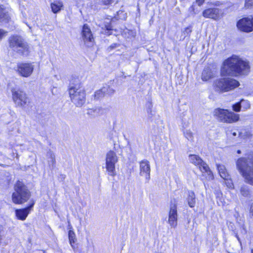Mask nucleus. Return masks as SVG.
Masks as SVG:
<instances>
[{"instance_id": "nucleus-44", "label": "nucleus", "mask_w": 253, "mask_h": 253, "mask_svg": "<svg viewBox=\"0 0 253 253\" xmlns=\"http://www.w3.org/2000/svg\"><path fill=\"white\" fill-rule=\"evenodd\" d=\"M237 153L238 154H241V151L240 150H237Z\"/></svg>"}, {"instance_id": "nucleus-13", "label": "nucleus", "mask_w": 253, "mask_h": 253, "mask_svg": "<svg viewBox=\"0 0 253 253\" xmlns=\"http://www.w3.org/2000/svg\"><path fill=\"white\" fill-rule=\"evenodd\" d=\"M202 15L206 18L218 20L222 17L223 12L221 9L217 8H209L203 11Z\"/></svg>"}, {"instance_id": "nucleus-25", "label": "nucleus", "mask_w": 253, "mask_h": 253, "mask_svg": "<svg viewBox=\"0 0 253 253\" xmlns=\"http://www.w3.org/2000/svg\"><path fill=\"white\" fill-rule=\"evenodd\" d=\"M126 18L127 13L123 10H119L117 12V14L112 18V21H114L115 20H118L119 19L126 20Z\"/></svg>"}, {"instance_id": "nucleus-35", "label": "nucleus", "mask_w": 253, "mask_h": 253, "mask_svg": "<svg viewBox=\"0 0 253 253\" xmlns=\"http://www.w3.org/2000/svg\"><path fill=\"white\" fill-rule=\"evenodd\" d=\"M119 46V44L117 43H114L112 44L108 48V50L110 51L111 50L117 48Z\"/></svg>"}, {"instance_id": "nucleus-14", "label": "nucleus", "mask_w": 253, "mask_h": 253, "mask_svg": "<svg viewBox=\"0 0 253 253\" xmlns=\"http://www.w3.org/2000/svg\"><path fill=\"white\" fill-rule=\"evenodd\" d=\"M168 223L171 228H175L177 224V211L175 202L170 205Z\"/></svg>"}, {"instance_id": "nucleus-24", "label": "nucleus", "mask_w": 253, "mask_h": 253, "mask_svg": "<svg viewBox=\"0 0 253 253\" xmlns=\"http://www.w3.org/2000/svg\"><path fill=\"white\" fill-rule=\"evenodd\" d=\"M68 238L70 244L73 249H75V245L74 244L77 242V238L76 237V234L75 232L72 230H69L68 232Z\"/></svg>"}, {"instance_id": "nucleus-33", "label": "nucleus", "mask_w": 253, "mask_h": 253, "mask_svg": "<svg viewBox=\"0 0 253 253\" xmlns=\"http://www.w3.org/2000/svg\"><path fill=\"white\" fill-rule=\"evenodd\" d=\"M114 1V0H101L103 4L108 5L112 4Z\"/></svg>"}, {"instance_id": "nucleus-18", "label": "nucleus", "mask_w": 253, "mask_h": 253, "mask_svg": "<svg viewBox=\"0 0 253 253\" xmlns=\"http://www.w3.org/2000/svg\"><path fill=\"white\" fill-rule=\"evenodd\" d=\"M217 167L220 176L227 181L226 183L227 186L229 188H232L233 184L231 180L230 176L227 172L225 166L222 165H217Z\"/></svg>"}, {"instance_id": "nucleus-39", "label": "nucleus", "mask_w": 253, "mask_h": 253, "mask_svg": "<svg viewBox=\"0 0 253 253\" xmlns=\"http://www.w3.org/2000/svg\"><path fill=\"white\" fill-rule=\"evenodd\" d=\"M204 0H196L199 6L201 5L203 3Z\"/></svg>"}, {"instance_id": "nucleus-36", "label": "nucleus", "mask_w": 253, "mask_h": 253, "mask_svg": "<svg viewBox=\"0 0 253 253\" xmlns=\"http://www.w3.org/2000/svg\"><path fill=\"white\" fill-rule=\"evenodd\" d=\"M108 88H109L108 85H106L101 88L103 91V93H104L105 95H107V93L108 92Z\"/></svg>"}, {"instance_id": "nucleus-3", "label": "nucleus", "mask_w": 253, "mask_h": 253, "mask_svg": "<svg viewBox=\"0 0 253 253\" xmlns=\"http://www.w3.org/2000/svg\"><path fill=\"white\" fill-rule=\"evenodd\" d=\"M15 192L12 194V201L16 204H21L28 201L31 193L27 186L21 181H18L14 186Z\"/></svg>"}, {"instance_id": "nucleus-40", "label": "nucleus", "mask_w": 253, "mask_h": 253, "mask_svg": "<svg viewBox=\"0 0 253 253\" xmlns=\"http://www.w3.org/2000/svg\"><path fill=\"white\" fill-rule=\"evenodd\" d=\"M250 213H251V215L253 216V203L251 205V206Z\"/></svg>"}, {"instance_id": "nucleus-31", "label": "nucleus", "mask_w": 253, "mask_h": 253, "mask_svg": "<svg viewBox=\"0 0 253 253\" xmlns=\"http://www.w3.org/2000/svg\"><path fill=\"white\" fill-rule=\"evenodd\" d=\"M100 111V109L99 108H95V109H89L88 110L87 114L89 115H95L94 114H93V113H96V114L98 113Z\"/></svg>"}, {"instance_id": "nucleus-30", "label": "nucleus", "mask_w": 253, "mask_h": 253, "mask_svg": "<svg viewBox=\"0 0 253 253\" xmlns=\"http://www.w3.org/2000/svg\"><path fill=\"white\" fill-rule=\"evenodd\" d=\"M185 137L189 140H192L193 134L189 130H187L184 132Z\"/></svg>"}, {"instance_id": "nucleus-23", "label": "nucleus", "mask_w": 253, "mask_h": 253, "mask_svg": "<svg viewBox=\"0 0 253 253\" xmlns=\"http://www.w3.org/2000/svg\"><path fill=\"white\" fill-rule=\"evenodd\" d=\"M187 200L190 207L193 208L195 206L196 200L194 192L192 191H188Z\"/></svg>"}, {"instance_id": "nucleus-26", "label": "nucleus", "mask_w": 253, "mask_h": 253, "mask_svg": "<svg viewBox=\"0 0 253 253\" xmlns=\"http://www.w3.org/2000/svg\"><path fill=\"white\" fill-rule=\"evenodd\" d=\"M240 193L242 196L248 197L250 194V191L248 186L246 185L242 186L240 188Z\"/></svg>"}, {"instance_id": "nucleus-41", "label": "nucleus", "mask_w": 253, "mask_h": 253, "mask_svg": "<svg viewBox=\"0 0 253 253\" xmlns=\"http://www.w3.org/2000/svg\"><path fill=\"white\" fill-rule=\"evenodd\" d=\"M191 32V29L188 27L186 28L185 29V32H186L187 34H188L189 33H190Z\"/></svg>"}, {"instance_id": "nucleus-17", "label": "nucleus", "mask_w": 253, "mask_h": 253, "mask_svg": "<svg viewBox=\"0 0 253 253\" xmlns=\"http://www.w3.org/2000/svg\"><path fill=\"white\" fill-rule=\"evenodd\" d=\"M139 165L140 174L143 175L144 174H145L146 179L148 181L150 178V166L149 162L146 160H144L140 162Z\"/></svg>"}, {"instance_id": "nucleus-10", "label": "nucleus", "mask_w": 253, "mask_h": 253, "mask_svg": "<svg viewBox=\"0 0 253 253\" xmlns=\"http://www.w3.org/2000/svg\"><path fill=\"white\" fill-rule=\"evenodd\" d=\"M11 92L13 100L18 106L24 107L30 103L29 98L23 91L13 88Z\"/></svg>"}, {"instance_id": "nucleus-16", "label": "nucleus", "mask_w": 253, "mask_h": 253, "mask_svg": "<svg viewBox=\"0 0 253 253\" xmlns=\"http://www.w3.org/2000/svg\"><path fill=\"white\" fill-rule=\"evenodd\" d=\"M34 204V201H32V203L27 207L24 209L16 210L15 214L17 218L21 220H24L26 218L30 211L32 209Z\"/></svg>"}, {"instance_id": "nucleus-29", "label": "nucleus", "mask_w": 253, "mask_h": 253, "mask_svg": "<svg viewBox=\"0 0 253 253\" xmlns=\"http://www.w3.org/2000/svg\"><path fill=\"white\" fill-rule=\"evenodd\" d=\"M241 104L240 102H238L232 106L233 110L237 112H240L241 110Z\"/></svg>"}, {"instance_id": "nucleus-34", "label": "nucleus", "mask_w": 253, "mask_h": 253, "mask_svg": "<svg viewBox=\"0 0 253 253\" xmlns=\"http://www.w3.org/2000/svg\"><path fill=\"white\" fill-rule=\"evenodd\" d=\"M7 33V31H5L3 29H0V39H2L3 37L6 36Z\"/></svg>"}, {"instance_id": "nucleus-27", "label": "nucleus", "mask_w": 253, "mask_h": 253, "mask_svg": "<svg viewBox=\"0 0 253 253\" xmlns=\"http://www.w3.org/2000/svg\"><path fill=\"white\" fill-rule=\"evenodd\" d=\"M105 96L101 89L97 90L94 94V98L95 100H99Z\"/></svg>"}, {"instance_id": "nucleus-45", "label": "nucleus", "mask_w": 253, "mask_h": 253, "mask_svg": "<svg viewBox=\"0 0 253 253\" xmlns=\"http://www.w3.org/2000/svg\"><path fill=\"white\" fill-rule=\"evenodd\" d=\"M251 252H252V253H253V250H252Z\"/></svg>"}, {"instance_id": "nucleus-19", "label": "nucleus", "mask_w": 253, "mask_h": 253, "mask_svg": "<svg viewBox=\"0 0 253 253\" xmlns=\"http://www.w3.org/2000/svg\"><path fill=\"white\" fill-rule=\"evenodd\" d=\"M9 19L7 11L3 5H0V24L8 23Z\"/></svg>"}, {"instance_id": "nucleus-4", "label": "nucleus", "mask_w": 253, "mask_h": 253, "mask_svg": "<svg viewBox=\"0 0 253 253\" xmlns=\"http://www.w3.org/2000/svg\"><path fill=\"white\" fill-rule=\"evenodd\" d=\"M81 85L79 84L71 86L69 90L72 102L78 107L82 106L85 102V92Z\"/></svg>"}, {"instance_id": "nucleus-38", "label": "nucleus", "mask_w": 253, "mask_h": 253, "mask_svg": "<svg viewBox=\"0 0 253 253\" xmlns=\"http://www.w3.org/2000/svg\"><path fill=\"white\" fill-rule=\"evenodd\" d=\"M105 28H106V30L108 31H111V30H113L111 24H110L105 25Z\"/></svg>"}, {"instance_id": "nucleus-20", "label": "nucleus", "mask_w": 253, "mask_h": 253, "mask_svg": "<svg viewBox=\"0 0 253 253\" xmlns=\"http://www.w3.org/2000/svg\"><path fill=\"white\" fill-rule=\"evenodd\" d=\"M214 76V75L211 70L209 67H207L203 71L201 78L203 81H207Z\"/></svg>"}, {"instance_id": "nucleus-7", "label": "nucleus", "mask_w": 253, "mask_h": 253, "mask_svg": "<svg viewBox=\"0 0 253 253\" xmlns=\"http://www.w3.org/2000/svg\"><path fill=\"white\" fill-rule=\"evenodd\" d=\"M9 47L21 55H24L28 52V45L23 39L19 36H12L9 38Z\"/></svg>"}, {"instance_id": "nucleus-5", "label": "nucleus", "mask_w": 253, "mask_h": 253, "mask_svg": "<svg viewBox=\"0 0 253 253\" xmlns=\"http://www.w3.org/2000/svg\"><path fill=\"white\" fill-rule=\"evenodd\" d=\"M214 84L215 89L220 92H227L233 90L240 85L238 81L230 78L216 80Z\"/></svg>"}, {"instance_id": "nucleus-12", "label": "nucleus", "mask_w": 253, "mask_h": 253, "mask_svg": "<svg viewBox=\"0 0 253 253\" xmlns=\"http://www.w3.org/2000/svg\"><path fill=\"white\" fill-rule=\"evenodd\" d=\"M238 28L243 32H250L253 30V16L245 17L239 20L237 23Z\"/></svg>"}, {"instance_id": "nucleus-9", "label": "nucleus", "mask_w": 253, "mask_h": 253, "mask_svg": "<svg viewBox=\"0 0 253 253\" xmlns=\"http://www.w3.org/2000/svg\"><path fill=\"white\" fill-rule=\"evenodd\" d=\"M190 162L196 166H198L201 171L203 173H206L208 175L209 180L212 179L213 176L208 165L205 163L198 155H190L189 156Z\"/></svg>"}, {"instance_id": "nucleus-37", "label": "nucleus", "mask_w": 253, "mask_h": 253, "mask_svg": "<svg viewBox=\"0 0 253 253\" xmlns=\"http://www.w3.org/2000/svg\"><path fill=\"white\" fill-rule=\"evenodd\" d=\"M114 92H115V90L109 86L108 92L107 95H111L113 94H114Z\"/></svg>"}, {"instance_id": "nucleus-42", "label": "nucleus", "mask_w": 253, "mask_h": 253, "mask_svg": "<svg viewBox=\"0 0 253 253\" xmlns=\"http://www.w3.org/2000/svg\"><path fill=\"white\" fill-rule=\"evenodd\" d=\"M232 134L233 136H236L237 135V132H232Z\"/></svg>"}, {"instance_id": "nucleus-2", "label": "nucleus", "mask_w": 253, "mask_h": 253, "mask_svg": "<svg viewBox=\"0 0 253 253\" xmlns=\"http://www.w3.org/2000/svg\"><path fill=\"white\" fill-rule=\"evenodd\" d=\"M236 166L245 182L253 186V152L238 158Z\"/></svg>"}, {"instance_id": "nucleus-32", "label": "nucleus", "mask_w": 253, "mask_h": 253, "mask_svg": "<svg viewBox=\"0 0 253 253\" xmlns=\"http://www.w3.org/2000/svg\"><path fill=\"white\" fill-rule=\"evenodd\" d=\"M245 6L247 8L253 6V0H246Z\"/></svg>"}, {"instance_id": "nucleus-15", "label": "nucleus", "mask_w": 253, "mask_h": 253, "mask_svg": "<svg viewBox=\"0 0 253 253\" xmlns=\"http://www.w3.org/2000/svg\"><path fill=\"white\" fill-rule=\"evenodd\" d=\"M17 72L22 77H28L33 72L34 66L31 63H20L18 65Z\"/></svg>"}, {"instance_id": "nucleus-43", "label": "nucleus", "mask_w": 253, "mask_h": 253, "mask_svg": "<svg viewBox=\"0 0 253 253\" xmlns=\"http://www.w3.org/2000/svg\"><path fill=\"white\" fill-rule=\"evenodd\" d=\"M236 237L238 239V241L241 243L240 239L239 238L238 235L237 234H236Z\"/></svg>"}, {"instance_id": "nucleus-21", "label": "nucleus", "mask_w": 253, "mask_h": 253, "mask_svg": "<svg viewBox=\"0 0 253 253\" xmlns=\"http://www.w3.org/2000/svg\"><path fill=\"white\" fill-rule=\"evenodd\" d=\"M47 157L48 158V164L50 167L53 169L55 167V156L54 154L51 151H49L47 153Z\"/></svg>"}, {"instance_id": "nucleus-1", "label": "nucleus", "mask_w": 253, "mask_h": 253, "mask_svg": "<svg viewBox=\"0 0 253 253\" xmlns=\"http://www.w3.org/2000/svg\"><path fill=\"white\" fill-rule=\"evenodd\" d=\"M250 69L248 62L242 60L237 56L233 55L224 61L221 74L222 76L246 75L250 72Z\"/></svg>"}, {"instance_id": "nucleus-8", "label": "nucleus", "mask_w": 253, "mask_h": 253, "mask_svg": "<svg viewBox=\"0 0 253 253\" xmlns=\"http://www.w3.org/2000/svg\"><path fill=\"white\" fill-rule=\"evenodd\" d=\"M118 161L116 153L109 151L106 155V168L109 175L114 176L116 175L115 165Z\"/></svg>"}, {"instance_id": "nucleus-11", "label": "nucleus", "mask_w": 253, "mask_h": 253, "mask_svg": "<svg viewBox=\"0 0 253 253\" xmlns=\"http://www.w3.org/2000/svg\"><path fill=\"white\" fill-rule=\"evenodd\" d=\"M81 35L82 41L86 46L89 47L93 45L94 42V38L91 30L87 24H85L83 25Z\"/></svg>"}, {"instance_id": "nucleus-22", "label": "nucleus", "mask_w": 253, "mask_h": 253, "mask_svg": "<svg viewBox=\"0 0 253 253\" xmlns=\"http://www.w3.org/2000/svg\"><path fill=\"white\" fill-rule=\"evenodd\" d=\"M50 6L52 11L54 13H56L61 10V8L63 7V3L60 1H54L53 2L51 3Z\"/></svg>"}, {"instance_id": "nucleus-6", "label": "nucleus", "mask_w": 253, "mask_h": 253, "mask_svg": "<svg viewBox=\"0 0 253 253\" xmlns=\"http://www.w3.org/2000/svg\"><path fill=\"white\" fill-rule=\"evenodd\" d=\"M213 114L219 121L223 123L231 124L236 122L239 120V115L223 109H215Z\"/></svg>"}, {"instance_id": "nucleus-28", "label": "nucleus", "mask_w": 253, "mask_h": 253, "mask_svg": "<svg viewBox=\"0 0 253 253\" xmlns=\"http://www.w3.org/2000/svg\"><path fill=\"white\" fill-rule=\"evenodd\" d=\"M240 103L241 104V107L245 110L250 108L251 105L249 101L248 100L242 99L241 100Z\"/></svg>"}]
</instances>
